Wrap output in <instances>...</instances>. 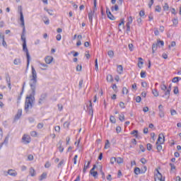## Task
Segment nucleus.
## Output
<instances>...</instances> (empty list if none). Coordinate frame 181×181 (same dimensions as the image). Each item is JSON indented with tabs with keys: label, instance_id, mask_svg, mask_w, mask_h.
Listing matches in <instances>:
<instances>
[{
	"label": "nucleus",
	"instance_id": "nucleus-1",
	"mask_svg": "<svg viewBox=\"0 0 181 181\" xmlns=\"http://www.w3.org/2000/svg\"><path fill=\"white\" fill-rule=\"evenodd\" d=\"M37 83V74L33 66H32V76L30 81V86L31 88L30 93L26 96L25 102V111L26 114L30 112V110L33 108V104L35 103V93L36 90V84Z\"/></svg>",
	"mask_w": 181,
	"mask_h": 181
},
{
	"label": "nucleus",
	"instance_id": "nucleus-3",
	"mask_svg": "<svg viewBox=\"0 0 181 181\" xmlns=\"http://www.w3.org/2000/svg\"><path fill=\"white\" fill-rule=\"evenodd\" d=\"M18 13L20 14V19L18 20V23H20L21 28H23V7L22 6H18L17 9Z\"/></svg>",
	"mask_w": 181,
	"mask_h": 181
},
{
	"label": "nucleus",
	"instance_id": "nucleus-48",
	"mask_svg": "<svg viewBox=\"0 0 181 181\" xmlns=\"http://www.w3.org/2000/svg\"><path fill=\"white\" fill-rule=\"evenodd\" d=\"M175 46H176V42L173 41L171 42V44L170 45H168V47H169V49H170V47H175Z\"/></svg>",
	"mask_w": 181,
	"mask_h": 181
},
{
	"label": "nucleus",
	"instance_id": "nucleus-18",
	"mask_svg": "<svg viewBox=\"0 0 181 181\" xmlns=\"http://www.w3.org/2000/svg\"><path fill=\"white\" fill-rule=\"evenodd\" d=\"M42 21L45 25H49V23H50V21L49 20V18H47V16H44L42 18Z\"/></svg>",
	"mask_w": 181,
	"mask_h": 181
},
{
	"label": "nucleus",
	"instance_id": "nucleus-54",
	"mask_svg": "<svg viewBox=\"0 0 181 181\" xmlns=\"http://www.w3.org/2000/svg\"><path fill=\"white\" fill-rule=\"evenodd\" d=\"M157 45L158 46H163V45H165V42L162 40H159V41H158Z\"/></svg>",
	"mask_w": 181,
	"mask_h": 181
},
{
	"label": "nucleus",
	"instance_id": "nucleus-39",
	"mask_svg": "<svg viewBox=\"0 0 181 181\" xmlns=\"http://www.w3.org/2000/svg\"><path fill=\"white\" fill-rule=\"evenodd\" d=\"M95 11H97V0H94V8L93 10V13H95Z\"/></svg>",
	"mask_w": 181,
	"mask_h": 181
},
{
	"label": "nucleus",
	"instance_id": "nucleus-7",
	"mask_svg": "<svg viewBox=\"0 0 181 181\" xmlns=\"http://www.w3.org/2000/svg\"><path fill=\"white\" fill-rule=\"evenodd\" d=\"M155 181H165V178L159 171H158L157 174L155 175Z\"/></svg>",
	"mask_w": 181,
	"mask_h": 181
},
{
	"label": "nucleus",
	"instance_id": "nucleus-44",
	"mask_svg": "<svg viewBox=\"0 0 181 181\" xmlns=\"http://www.w3.org/2000/svg\"><path fill=\"white\" fill-rule=\"evenodd\" d=\"M173 23L174 26H176L177 25V23H179V21H177V18H173Z\"/></svg>",
	"mask_w": 181,
	"mask_h": 181
},
{
	"label": "nucleus",
	"instance_id": "nucleus-20",
	"mask_svg": "<svg viewBox=\"0 0 181 181\" xmlns=\"http://www.w3.org/2000/svg\"><path fill=\"white\" fill-rule=\"evenodd\" d=\"M116 162L118 165H121V163H124V158L121 157L116 158Z\"/></svg>",
	"mask_w": 181,
	"mask_h": 181
},
{
	"label": "nucleus",
	"instance_id": "nucleus-55",
	"mask_svg": "<svg viewBox=\"0 0 181 181\" xmlns=\"http://www.w3.org/2000/svg\"><path fill=\"white\" fill-rule=\"evenodd\" d=\"M50 166H52V164H50V162L47 161L45 163V168H49Z\"/></svg>",
	"mask_w": 181,
	"mask_h": 181
},
{
	"label": "nucleus",
	"instance_id": "nucleus-24",
	"mask_svg": "<svg viewBox=\"0 0 181 181\" xmlns=\"http://www.w3.org/2000/svg\"><path fill=\"white\" fill-rule=\"evenodd\" d=\"M162 144H156V149L158 151V152H160L161 150H162Z\"/></svg>",
	"mask_w": 181,
	"mask_h": 181
},
{
	"label": "nucleus",
	"instance_id": "nucleus-21",
	"mask_svg": "<svg viewBox=\"0 0 181 181\" xmlns=\"http://www.w3.org/2000/svg\"><path fill=\"white\" fill-rule=\"evenodd\" d=\"M123 70H124V68L122 67V65L117 66V73H119V74H122Z\"/></svg>",
	"mask_w": 181,
	"mask_h": 181
},
{
	"label": "nucleus",
	"instance_id": "nucleus-36",
	"mask_svg": "<svg viewBox=\"0 0 181 181\" xmlns=\"http://www.w3.org/2000/svg\"><path fill=\"white\" fill-rule=\"evenodd\" d=\"M115 162H117V158L112 157L110 158V163H111V165H114V163H115Z\"/></svg>",
	"mask_w": 181,
	"mask_h": 181
},
{
	"label": "nucleus",
	"instance_id": "nucleus-12",
	"mask_svg": "<svg viewBox=\"0 0 181 181\" xmlns=\"http://www.w3.org/2000/svg\"><path fill=\"white\" fill-rule=\"evenodd\" d=\"M45 63L47 64H51L52 62H53V57L51 56H47L45 59Z\"/></svg>",
	"mask_w": 181,
	"mask_h": 181
},
{
	"label": "nucleus",
	"instance_id": "nucleus-37",
	"mask_svg": "<svg viewBox=\"0 0 181 181\" xmlns=\"http://www.w3.org/2000/svg\"><path fill=\"white\" fill-rule=\"evenodd\" d=\"M22 94H23V86L21 88V92L20 93V96L18 97V101H21L22 99Z\"/></svg>",
	"mask_w": 181,
	"mask_h": 181
},
{
	"label": "nucleus",
	"instance_id": "nucleus-45",
	"mask_svg": "<svg viewBox=\"0 0 181 181\" xmlns=\"http://www.w3.org/2000/svg\"><path fill=\"white\" fill-rule=\"evenodd\" d=\"M41 66H42V67H45V68H41V70H47V67H49V66H47V64H41Z\"/></svg>",
	"mask_w": 181,
	"mask_h": 181
},
{
	"label": "nucleus",
	"instance_id": "nucleus-61",
	"mask_svg": "<svg viewBox=\"0 0 181 181\" xmlns=\"http://www.w3.org/2000/svg\"><path fill=\"white\" fill-rule=\"evenodd\" d=\"M170 114H171V115H176L177 114V112L175 110H171Z\"/></svg>",
	"mask_w": 181,
	"mask_h": 181
},
{
	"label": "nucleus",
	"instance_id": "nucleus-2",
	"mask_svg": "<svg viewBox=\"0 0 181 181\" xmlns=\"http://www.w3.org/2000/svg\"><path fill=\"white\" fill-rule=\"evenodd\" d=\"M23 52H25L27 58V66H29V63H30V54H29V49H28V47H26V38H23Z\"/></svg>",
	"mask_w": 181,
	"mask_h": 181
},
{
	"label": "nucleus",
	"instance_id": "nucleus-4",
	"mask_svg": "<svg viewBox=\"0 0 181 181\" xmlns=\"http://www.w3.org/2000/svg\"><path fill=\"white\" fill-rule=\"evenodd\" d=\"M158 117L160 118H165V111L163 105H158Z\"/></svg>",
	"mask_w": 181,
	"mask_h": 181
},
{
	"label": "nucleus",
	"instance_id": "nucleus-23",
	"mask_svg": "<svg viewBox=\"0 0 181 181\" xmlns=\"http://www.w3.org/2000/svg\"><path fill=\"white\" fill-rule=\"evenodd\" d=\"M158 43L156 44H153L152 45V51H153V53H155V52H156V50H158Z\"/></svg>",
	"mask_w": 181,
	"mask_h": 181
},
{
	"label": "nucleus",
	"instance_id": "nucleus-58",
	"mask_svg": "<svg viewBox=\"0 0 181 181\" xmlns=\"http://www.w3.org/2000/svg\"><path fill=\"white\" fill-rule=\"evenodd\" d=\"M43 123H39L37 126V128H38V129H42V128H43Z\"/></svg>",
	"mask_w": 181,
	"mask_h": 181
},
{
	"label": "nucleus",
	"instance_id": "nucleus-19",
	"mask_svg": "<svg viewBox=\"0 0 181 181\" xmlns=\"http://www.w3.org/2000/svg\"><path fill=\"white\" fill-rule=\"evenodd\" d=\"M30 175L32 177L36 176V170L33 168H30Z\"/></svg>",
	"mask_w": 181,
	"mask_h": 181
},
{
	"label": "nucleus",
	"instance_id": "nucleus-50",
	"mask_svg": "<svg viewBox=\"0 0 181 181\" xmlns=\"http://www.w3.org/2000/svg\"><path fill=\"white\" fill-rule=\"evenodd\" d=\"M119 121H124V119H125V116L124 115V114L120 115L119 116Z\"/></svg>",
	"mask_w": 181,
	"mask_h": 181
},
{
	"label": "nucleus",
	"instance_id": "nucleus-34",
	"mask_svg": "<svg viewBox=\"0 0 181 181\" xmlns=\"http://www.w3.org/2000/svg\"><path fill=\"white\" fill-rule=\"evenodd\" d=\"M134 173L135 175H139L141 173V169H139V168H135Z\"/></svg>",
	"mask_w": 181,
	"mask_h": 181
},
{
	"label": "nucleus",
	"instance_id": "nucleus-9",
	"mask_svg": "<svg viewBox=\"0 0 181 181\" xmlns=\"http://www.w3.org/2000/svg\"><path fill=\"white\" fill-rule=\"evenodd\" d=\"M106 13L107 15V18L110 19V21H115V17L111 13V11H110V8H106Z\"/></svg>",
	"mask_w": 181,
	"mask_h": 181
},
{
	"label": "nucleus",
	"instance_id": "nucleus-49",
	"mask_svg": "<svg viewBox=\"0 0 181 181\" xmlns=\"http://www.w3.org/2000/svg\"><path fill=\"white\" fill-rule=\"evenodd\" d=\"M69 127H70V122H65L64 123V128H69Z\"/></svg>",
	"mask_w": 181,
	"mask_h": 181
},
{
	"label": "nucleus",
	"instance_id": "nucleus-46",
	"mask_svg": "<svg viewBox=\"0 0 181 181\" xmlns=\"http://www.w3.org/2000/svg\"><path fill=\"white\" fill-rule=\"evenodd\" d=\"M107 81H109V82L112 81H113L112 76V75H108L107 76Z\"/></svg>",
	"mask_w": 181,
	"mask_h": 181
},
{
	"label": "nucleus",
	"instance_id": "nucleus-31",
	"mask_svg": "<svg viewBox=\"0 0 181 181\" xmlns=\"http://www.w3.org/2000/svg\"><path fill=\"white\" fill-rule=\"evenodd\" d=\"M110 122H112V124H115V122H117L115 117L112 115H110Z\"/></svg>",
	"mask_w": 181,
	"mask_h": 181
},
{
	"label": "nucleus",
	"instance_id": "nucleus-17",
	"mask_svg": "<svg viewBox=\"0 0 181 181\" xmlns=\"http://www.w3.org/2000/svg\"><path fill=\"white\" fill-rule=\"evenodd\" d=\"M91 163V162L88 161L87 165H84V168L83 170V173H86V172H87V169H88L90 168V164Z\"/></svg>",
	"mask_w": 181,
	"mask_h": 181
},
{
	"label": "nucleus",
	"instance_id": "nucleus-62",
	"mask_svg": "<svg viewBox=\"0 0 181 181\" xmlns=\"http://www.w3.org/2000/svg\"><path fill=\"white\" fill-rule=\"evenodd\" d=\"M28 160H33V155H28Z\"/></svg>",
	"mask_w": 181,
	"mask_h": 181
},
{
	"label": "nucleus",
	"instance_id": "nucleus-53",
	"mask_svg": "<svg viewBox=\"0 0 181 181\" xmlns=\"http://www.w3.org/2000/svg\"><path fill=\"white\" fill-rule=\"evenodd\" d=\"M122 94H128V89L125 87L122 89Z\"/></svg>",
	"mask_w": 181,
	"mask_h": 181
},
{
	"label": "nucleus",
	"instance_id": "nucleus-64",
	"mask_svg": "<svg viewBox=\"0 0 181 181\" xmlns=\"http://www.w3.org/2000/svg\"><path fill=\"white\" fill-rule=\"evenodd\" d=\"M55 131L56 132H60V126L55 127Z\"/></svg>",
	"mask_w": 181,
	"mask_h": 181
},
{
	"label": "nucleus",
	"instance_id": "nucleus-26",
	"mask_svg": "<svg viewBox=\"0 0 181 181\" xmlns=\"http://www.w3.org/2000/svg\"><path fill=\"white\" fill-rule=\"evenodd\" d=\"M44 9H45V11H46V12H47V13H49V15H50L51 16H53V10L52 9H48L47 8H45Z\"/></svg>",
	"mask_w": 181,
	"mask_h": 181
},
{
	"label": "nucleus",
	"instance_id": "nucleus-47",
	"mask_svg": "<svg viewBox=\"0 0 181 181\" xmlns=\"http://www.w3.org/2000/svg\"><path fill=\"white\" fill-rule=\"evenodd\" d=\"M155 11L156 12H160V11H162V8L160 6H156Z\"/></svg>",
	"mask_w": 181,
	"mask_h": 181
},
{
	"label": "nucleus",
	"instance_id": "nucleus-5",
	"mask_svg": "<svg viewBox=\"0 0 181 181\" xmlns=\"http://www.w3.org/2000/svg\"><path fill=\"white\" fill-rule=\"evenodd\" d=\"M165 143V135L161 133L158 136V139H157L156 144H164Z\"/></svg>",
	"mask_w": 181,
	"mask_h": 181
},
{
	"label": "nucleus",
	"instance_id": "nucleus-16",
	"mask_svg": "<svg viewBox=\"0 0 181 181\" xmlns=\"http://www.w3.org/2000/svg\"><path fill=\"white\" fill-rule=\"evenodd\" d=\"M47 177V173H43L40 177H39V180H45Z\"/></svg>",
	"mask_w": 181,
	"mask_h": 181
},
{
	"label": "nucleus",
	"instance_id": "nucleus-33",
	"mask_svg": "<svg viewBox=\"0 0 181 181\" xmlns=\"http://www.w3.org/2000/svg\"><path fill=\"white\" fill-rule=\"evenodd\" d=\"M5 40V35L2 33H0V45Z\"/></svg>",
	"mask_w": 181,
	"mask_h": 181
},
{
	"label": "nucleus",
	"instance_id": "nucleus-14",
	"mask_svg": "<svg viewBox=\"0 0 181 181\" xmlns=\"http://www.w3.org/2000/svg\"><path fill=\"white\" fill-rule=\"evenodd\" d=\"M8 175L10 176H13V177H15V176H17L18 173L15 171V170H8Z\"/></svg>",
	"mask_w": 181,
	"mask_h": 181
},
{
	"label": "nucleus",
	"instance_id": "nucleus-11",
	"mask_svg": "<svg viewBox=\"0 0 181 181\" xmlns=\"http://www.w3.org/2000/svg\"><path fill=\"white\" fill-rule=\"evenodd\" d=\"M21 117H22V110L19 109L18 110L17 114L16 115V116L14 117V122L18 121V119H19V118H21Z\"/></svg>",
	"mask_w": 181,
	"mask_h": 181
},
{
	"label": "nucleus",
	"instance_id": "nucleus-29",
	"mask_svg": "<svg viewBox=\"0 0 181 181\" xmlns=\"http://www.w3.org/2000/svg\"><path fill=\"white\" fill-rule=\"evenodd\" d=\"M107 54H108L109 57H110V59H112V57H114V51H112V50L108 51Z\"/></svg>",
	"mask_w": 181,
	"mask_h": 181
},
{
	"label": "nucleus",
	"instance_id": "nucleus-57",
	"mask_svg": "<svg viewBox=\"0 0 181 181\" xmlns=\"http://www.w3.org/2000/svg\"><path fill=\"white\" fill-rule=\"evenodd\" d=\"M9 141V136H6L5 139H4V141L2 143V145H4V144H8Z\"/></svg>",
	"mask_w": 181,
	"mask_h": 181
},
{
	"label": "nucleus",
	"instance_id": "nucleus-25",
	"mask_svg": "<svg viewBox=\"0 0 181 181\" xmlns=\"http://www.w3.org/2000/svg\"><path fill=\"white\" fill-rule=\"evenodd\" d=\"M132 16H129L128 18V20H127V23L126 25H129V26H131V25L132 24Z\"/></svg>",
	"mask_w": 181,
	"mask_h": 181
},
{
	"label": "nucleus",
	"instance_id": "nucleus-51",
	"mask_svg": "<svg viewBox=\"0 0 181 181\" xmlns=\"http://www.w3.org/2000/svg\"><path fill=\"white\" fill-rule=\"evenodd\" d=\"M128 47H129V49L130 50V52H133L134 51V45L129 44Z\"/></svg>",
	"mask_w": 181,
	"mask_h": 181
},
{
	"label": "nucleus",
	"instance_id": "nucleus-56",
	"mask_svg": "<svg viewBox=\"0 0 181 181\" xmlns=\"http://www.w3.org/2000/svg\"><path fill=\"white\" fill-rule=\"evenodd\" d=\"M141 86L146 88V87H148V83L146 81L141 82Z\"/></svg>",
	"mask_w": 181,
	"mask_h": 181
},
{
	"label": "nucleus",
	"instance_id": "nucleus-42",
	"mask_svg": "<svg viewBox=\"0 0 181 181\" xmlns=\"http://www.w3.org/2000/svg\"><path fill=\"white\" fill-rule=\"evenodd\" d=\"M173 93L174 94H179V88H177V86L174 87Z\"/></svg>",
	"mask_w": 181,
	"mask_h": 181
},
{
	"label": "nucleus",
	"instance_id": "nucleus-15",
	"mask_svg": "<svg viewBox=\"0 0 181 181\" xmlns=\"http://www.w3.org/2000/svg\"><path fill=\"white\" fill-rule=\"evenodd\" d=\"M164 95L167 100H169V98L170 97V89L165 90Z\"/></svg>",
	"mask_w": 181,
	"mask_h": 181
},
{
	"label": "nucleus",
	"instance_id": "nucleus-38",
	"mask_svg": "<svg viewBox=\"0 0 181 181\" xmlns=\"http://www.w3.org/2000/svg\"><path fill=\"white\" fill-rule=\"evenodd\" d=\"M140 76H141V78H145V77H146V72L144 71H141V74H140Z\"/></svg>",
	"mask_w": 181,
	"mask_h": 181
},
{
	"label": "nucleus",
	"instance_id": "nucleus-35",
	"mask_svg": "<svg viewBox=\"0 0 181 181\" xmlns=\"http://www.w3.org/2000/svg\"><path fill=\"white\" fill-rule=\"evenodd\" d=\"M95 70L98 71V60L97 59L95 60Z\"/></svg>",
	"mask_w": 181,
	"mask_h": 181
},
{
	"label": "nucleus",
	"instance_id": "nucleus-6",
	"mask_svg": "<svg viewBox=\"0 0 181 181\" xmlns=\"http://www.w3.org/2000/svg\"><path fill=\"white\" fill-rule=\"evenodd\" d=\"M31 141H32V138H30V136L28 134H24L23 144H30Z\"/></svg>",
	"mask_w": 181,
	"mask_h": 181
},
{
	"label": "nucleus",
	"instance_id": "nucleus-8",
	"mask_svg": "<svg viewBox=\"0 0 181 181\" xmlns=\"http://www.w3.org/2000/svg\"><path fill=\"white\" fill-rule=\"evenodd\" d=\"M6 81L8 84V87L9 90H11L12 86L11 85V76H9L8 73L6 74Z\"/></svg>",
	"mask_w": 181,
	"mask_h": 181
},
{
	"label": "nucleus",
	"instance_id": "nucleus-27",
	"mask_svg": "<svg viewBox=\"0 0 181 181\" xmlns=\"http://www.w3.org/2000/svg\"><path fill=\"white\" fill-rule=\"evenodd\" d=\"M88 19H89L90 23H93V11H91L90 13H88Z\"/></svg>",
	"mask_w": 181,
	"mask_h": 181
},
{
	"label": "nucleus",
	"instance_id": "nucleus-43",
	"mask_svg": "<svg viewBox=\"0 0 181 181\" xmlns=\"http://www.w3.org/2000/svg\"><path fill=\"white\" fill-rule=\"evenodd\" d=\"M179 80H181V78L179 77H175L173 78V83H177L179 82Z\"/></svg>",
	"mask_w": 181,
	"mask_h": 181
},
{
	"label": "nucleus",
	"instance_id": "nucleus-22",
	"mask_svg": "<svg viewBox=\"0 0 181 181\" xmlns=\"http://www.w3.org/2000/svg\"><path fill=\"white\" fill-rule=\"evenodd\" d=\"M111 11H112V12H114V11H115L117 12V11H119V7H118V6L117 4H115V6L111 7Z\"/></svg>",
	"mask_w": 181,
	"mask_h": 181
},
{
	"label": "nucleus",
	"instance_id": "nucleus-40",
	"mask_svg": "<svg viewBox=\"0 0 181 181\" xmlns=\"http://www.w3.org/2000/svg\"><path fill=\"white\" fill-rule=\"evenodd\" d=\"M132 135H134L136 138H138V130H134L133 132H131Z\"/></svg>",
	"mask_w": 181,
	"mask_h": 181
},
{
	"label": "nucleus",
	"instance_id": "nucleus-10",
	"mask_svg": "<svg viewBox=\"0 0 181 181\" xmlns=\"http://www.w3.org/2000/svg\"><path fill=\"white\" fill-rule=\"evenodd\" d=\"M95 168H97V165H94L93 168L90 170V175H92L93 177H97L98 175V173H97V171H94L95 170Z\"/></svg>",
	"mask_w": 181,
	"mask_h": 181
},
{
	"label": "nucleus",
	"instance_id": "nucleus-30",
	"mask_svg": "<svg viewBox=\"0 0 181 181\" xmlns=\"http://www.w3.org/2000/svg\"><path fill=\"white\" fill-rule=\"evenodd\" d=\"M110 146V140H106L105 144V149H108Z\"/></svg>",
	"mask_w": 181,
	"mask_h": 181
},
{
	"label": "nucleus",
	"instance_id": "nucleus-60",
	"mask_svg": "<svg viewBox=\"0 0 181 181\" xmlns=\"http://www.w3.org/2000/svg\"><path fill=\"white\" fill-rule=\"evenodd\" d=\"M31 136H37V132H30Z\"/></svg>",
	"mask_w": 181,
	"mask_h": 181
},
{
	"label": "nucleus",
	"instance_id": "nucleus-63",
	"mask_svg": "<svg viewBox=\"0 0 181 181\" xmlns=\"http://www.w3.org/2000/svg\"><path fill=\"white\" fill-rule=\"evenodd\" d=\"M147 149H148V151H151V149H152V144H147Z\"/></svg>",
	"mask_w": 181,
	"mask_h": 181
},
{
	"label": "nucleus",
	"instance_id": "nucleus-13",
	"mask_svg": "<svg viewBox=\"0 0 181 181\" xmlns=\"http://www.w3.org/2000/svg\"><path fill=\"white\" fill-rule=\"evenodd\" d=\"M88 112L90 115L93 116L94 111L93 110V104L90 101Z\"/></svg>",
	"mask_w": 181,
	"mask_h": 181
},
{
	"label": "nucleus",
	"instance_id": "nucleus-41",
	"mask_svg": "<svg viewBox=\"0 0 181 181\" xmlns=\"http://www.w3.org/2000/svg\"><path fill=\"white\" fill-rule=\"evenodd\" d=\"M160 88L162 91H166L168 90V86H166V85H161Z\"/></svg>",
	"mask_w": 181,
	"mask_h": 181
},
{
	"label": "nucleus",
	"instance_id": "nucleus-32",
	"mask_svg": "<svg viewBox=\"0 0 181 181\" xmlns=\"http://www.w3.org/2000/svg\"><path fill=\"white\" fill-rule=\"evenodd\" d=\"M163 11H169V4H168V3H165L163 6Z\"/></svg>",
	"mask_w": 181,
	"mask_h": 181
},
{
	"label": "nucleus",
	"instance_id": "nucleus-52",
	"mask_svg": "<svg viewBox=\"0 0 181 181\" xmlns=\"http://www.w3.org/2000/svg\"><path fill=\"white\" fill-rule=\"evenodd\" d=\"M13 63H14V64L18 65V64H19L21 63V59H16L14 60Z\"/></svg>",
	"mask_w": 181,
	"mask_h": 181
},
{
	"label": "nucleus",
	"instance_id": "nucleus-28",
	"mask_svg": "<svg viewBox=\"0 0 181 181\" xmlns=\"http://www.w3.org/2000/svg\"><path fill=\"white\" fill-rule=\"evenodd\" d=\"M152 93H153L154 97H159V92H158L157 89L153 90Z\"/></svg>",
	"mask_w": 181,
	"mask_h": 181
},
{
	"label": "nucleus",
	"instance_id": "nucleus-59",
	"mask_svg": "<svg viewBox=\"0 0 181 181\" xmlns=\"http://www.w3.org/2000/svg\"><path fill=\"white\" fill-rule=\"evenodd\" d=\"M141 100H142V98H141V96H137V97L136 98V101L137 103H141Z\"/></svg>",
	"mask_w": 181,
	"mask_h": 181
}]
</instances>
